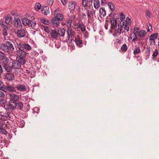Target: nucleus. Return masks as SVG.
Returning <instances> with one entry per match:
<instances>
[{
    "label": "nucleus",
    "mask_w": 159,
    "mask_h": 159,
    "mask_svg": "<svg viewBox=\"0 0 159 159\" xmlns=\"http://www.w3.org/2000/svg\"><path fill=\"white\" fill-rule=\"evenodd\" d=\"M0 46V49L6 52H9L10 51H12L14 49L12 43L9 41H7L4 43H1Z\"/></svg>",
    "instance_id": "obj_1"
},
{
    "label": "nucleus",
    "mask_w": 159,
    "mask_h": 159,
    "mask_svg": "<svg viewBox=\"0 0 159 159\" xmlns=\"http://www.w3.org/2000/svg\"><path fill=\"white\" fill-rule=\"evenodd\" d=\"M8 110H4V111L0 112V115L2 117H5L6 118L9 119L10 118L12 115L11 113L8 111Z\"/></svg>",
    "instance_id": "obj_2"
},
{
    "label": "nucleus",
    "mask_w": 159,
    "mask_h": 159,
    "mask_svg": "<svg viewBox=\"0 0 159 159\" xmlns=\"http://www.w3.org/2000/svg\"><path fill=\"white\" fill-rule=\"evenodd\" d=\"M75 42L77 46L79 47H81L83 46V41L82 38L79 36L77 35L75 38Z\"/></svg>",
    "instance_id": "obj_3"
},
{
    "label": "nucleus",
    "mask_w": 159,
    "mask_h": 159,
    "mask_svg": "<svg viewBox=\"0 0 159 159\" xmlns=\"http://www.w3.org/2000/svg\"><path fill=\"white\" fill-rule=\"evenodd\" d=\"M26 31L23 29H20L17 30L16 33L19 38L24 37L25 36Z\"/></svg>",
    "instance_id": "obj_4"
},
{
    "label": "nucleus",
    "mask_w": 159,
    "mask_h": 159,
    "mask_svg": "<svg viewBox=\"0 0 159 159\" xmlns=\"http://www.w3.org/2000/svg\"><path fill=\"white\" fill-rule=\"evenodd\" d=\"M16 54L18 56L17 57H26V52L23 49L17 50Z\"/></svg>",
    "instance_id": "obj_5"
},
{
    "label": "nucleus",
    "mask_w": 159,
    "mask_h": 159,
    "mask_svg": "<svg viewBox=\"0 0 159 159\" xmlns=\"http://www.w3.org/2000/svg\"><path fill=\"white\" fill-rule=\"evenodd\" d=\"M9 95L10 97V101L16 102L19 99V95L14 93H10Z\"/></svg>",
    "instance_id": "obj_6"
},
{
    "label": "nucleus",
    "mask_w": 159,
    "mask_h": 159,
    "mask_svg": "<svg viewBox=\"0 0 159 159\" xmlns=\"http://www.w3.org/2000/svg\"><path fill=\"white\" fill-rule=\"evenodd\" d=\"M123 27L122 25L120 26L118 24V26L114 28L115 33L120 34L121 33L124 32L125 30H123Z\"/></svg>",
    "instance_id": "obj_7"
},
{
    "label": "nucleus",
    "mask_w": 159,
    "mask_h": 159,
    "mask_svg": "<svg viewBox=\"0 0 159 159\" xmlns=\"http://www.w3.org/2000/svg\"><path fill=\"white\" fill-rule=\"evenodd\" d=\"M14 22L13 25L15 27L20 28L22 27L20 20L18 18H15Z\"/></svg>",
    "instance_id": "obj_8"
},
{
    "label": "nucleus",
    "mask_w": 159,
    "mask_h": 159,
    "mask_svg": "<svg viewBox=\"0 0 159 159\" xmlns=\"http://www.w3.org/2000/svg\"><path fill=\"white\" fill-rule=\"evenodd\" d=\"M12 66L14 69H19L20 68L21 66L19 62L17 60H13L12 62Z\"/></svg>",
    "instance_id": "obj_9"
},
{
    "label": "nucleus",
    "mask_w": 159,
    "mask_h": 159,
    "mask_svg": "<svg viewBox=\"0 0 159 159\" xmlns=\"http://www.w3.org/2000/svg\"><path fill=\"white\" fill-rule=\"evenodd\" d=\"M16 102L10 100L9 101L7 106L8 109L12 108V109H14L16 106Z\"/></svg>",
    "instance_id": "obj_10"
},
{
    "label": "nucleus",
    "mask_w": 159,
    "mask_h": 159,
    "mask_svg": "<svg viewBox=\"0 0 159 159\" xmlns=\"http://www.w3.org/2000/svg\"><path fill=\"white\" fill-rule=\"evenodd\" d=\"M94 11L93 9H91V10H87V14L88 17V20L89 22L91 20V18L93 16Z\"/></svg>",
    "instance_id": "obj_11"
},
{
    "label": "nucleus",
    "mask_w": 159,
    "mask_h": 159,
    "mask_svg": "<svg viewBox=\"0 0 159 159\" xmlns=\"http://www.w3.org/2000/svg\"><path fill=\"white\" fill-rule=\"evenodd\" d=\"M5 77L9 81H12L15 79L14 74L11 73H7Z\"/></svg>",
    "instance_id": "obj_12"
},
{
    "label": "nucleus",
    "mask_w": 159,
    "mask_h": 159,
    "mask_svg": "<svg viewBox=\"0 0 159 159\" xmlns=\"http://www.w3.org/2000/svg\"><path fill=\"white\" fill-rule=\"evenodd\" d=\"M56 17H53L52 19V25L55 27H58L60 24V20L57 19Z\"/></svg>",
    "instance_id": "obj_13"
},
{
    "label": "nucleus",
    "mask_w": 159,
    "mask_h": 159,
    "mask_svg": "<svg viewBox=\"0 0 159 159\" xmlns=\"http://www.w3.org/2000/svg\"><path fill=\"white\" fill-rule=\"evenodd\" d=\"M110 22L111 25L114 27V28L118 26V24L117 23V20L114 17L111 18L110 20Z\"/></svg>",
    "instance_id": "obj_14"
},
{
    "label": "nucleus",
    "mask_w": 159,
    "mask_h": 159,
    "mask_svg": "<svg viewBox=\"0 0 159 159\" xmlns=\"http://www.w3.org/2000/svg\"><path fill=\"white\" fill-rule=\"evenodd\" d=\"M31 20L27 18H23L22 20V23L25 26L30 25L31 24Z\"/></svg>",
    "instance_id": "obj_15"
},
{
    "label": "nucleus",
    "mask_w": 159,
    "mask_h": 159,
    "mask_svg": "<svg viewBox=\"0 0 159 159\" xmlns=\"http://www.w3.org/2000/svg\"><path fill=\"white\" fill-rule=\"evenodd\" d=\"M76 3L75 2L71 1L69 3V8L71 11H72L75 8Z\"/></svg>",
    "instance_id": "obj_16"
},
{
    "label": "nucleus",
    "mask_w": 159,
    "mask_h": 159,
    "mask_svg": "<svg viewBox=\"0 0 159 159\" xmlns=\"http://www.w3.org/2000/svg\"><path fill=\"white\" fill-rule=\"evenodd\" d=\"M58 35L61 37H63L64 36L65 33V30L62 28H59V29H58Z\"/></svg>",
    "instance_id": "obj_17"
},
{
    "label": "nucleus",
    "mask_w": 159,
    "mask_h": 159,
    "mask_svg": "<svg viewBox=\"0 0 159 159\" xmlns=\"http://www.w3.org/2000/svg\"><path fill=\"white\" fill-rule=\"evenodd\" d=\"M51 36L52 38L57 39L58 37V33L55 30H52Z\"/></svg>",
    "instance_id": "obj_18"
},
{
    "label": "nucleus",
    "mask_w": 159,
    "mask_h": 159,
    "mask_svg": "<svg viewBox=\"0 0 159 159\" xmlns=\"http://www.w3.org/2000/svg\"><path fill=\"white\" fill-rule=\"evenodd\" d=\"M42 13L45 15H47L49 13V9L48 7L45 6L42 10Z\"/></svg>",
    "instance_id": "obj_19"
},
{
    "label": "nucleus",
    "mask_w": 159,
    "mask_h": 159,
    "mask_svg": "<svg viewBox=\"0 0 159 159\" xmlns=\"http://www.w3.org/2000/svg\"><path fill=\"white\" fill-rule=\"evenodd\" d=\"M99 11L100 15L101 17L102 16L104 17L106 16V11L104 7L100 8Z\"/></svg>",
    "instance_id": "obj_20"
},
{
    "label": "nucleus",
    "mask_w": 159,
    "mask_h": 159,
    "mask_svg": "<svg viewBox=\"0 0 159 159\" xmlns=\"http://www.w3.org/2000/svg\"><path fill=\"white\" fill-rule=\"evenodd\" d=\"M25 57H17L16 59L17 60L20 65H23L26 63V61L24 59Z\"/></svg>",
    "instance_id": "obj_21"
},
{
    "label": "nucleus",
    "mask_w": 159,
    "mask_h": 159,
    "mask_svg": "<svg viewBox=\"0 0 159 159\" xmlns=\"http://www.w3.org/2000/svg\"><path fill=\"white\" fill-rule=\"evenodd\" d=\"M16 88L18 90L21 91H25L26 90L25 86L23 84H18L16 86Z\"/></svg>",
    "instance_id": "obj_22"
},
{
    "label": "nucleus",
    "mask_w": 159,
    "mask_h": 159,
    "mask_svg": "<svg viewBox=\"0 0 159 159\" xmlns=\"http://www.w3.org/2000/svg\"><path fill=\"white\" fill-rule=\"evenodd\" d=\"M6 88L7 91L10 92H16V90L14 87L10 85H6Z\"/></svg>",
    "instance_id": "obj_23"
},
{
    "label": "nucleus",
    "mask_w": 159,
    "mask_h": 159,
    "mask_svg": "<svg viewBox=\"0 0 159 159\" xmlns=\"http://www.w3.org/2000/svg\"><path fill=\"white\" fill-rule=\"evenodd\" d=\"M72 21L71 20H67L66 21L65 24L68 28L67 30H69L71 29L70 27L72 25Z\"/></svg>",
    "instance_id": "obj_24"
},
{
    "label": "nucleus",
    "mask_w": 159,
    "mask_h": 159,
    "mask_svg": "<svg viewBox=\"0 0 159 159\" xmlns=\"http://www.w3.org/2000/svg\"><path fill=\"white\" fill-rule=\"evenodd\" d=\"M3 68L8 72H10L12 70L13 68L12 66H11L9 65H3Z\"/></svg>",
    "instance_id": "obj_25"
},
{
    "label": "nucleus",
    "mask_w": 159,
    "mask_h": 159,
    "mask_svg": "<svg viewBox=\"0 0 159 159\" xmlns=\"http://www.w3.org/2000/svg\"><path fill=\"white\" fill-rule=\"evenodd\" d=\"M78 27L80 28L82 32L85 31L86 30V28L84 24L82 22L78 24Z\"/></svg>",
    "instance_id": "obj_26"
},
{
    "label": "nucleus",
    "mask_w": 159,
    "mask_h": 159,
    "mask_svg": "<svg viewBox=\"0 0 159 159\" xmlns=\"http://www.w3.org/2000/svg\"><path fill=\"white\" fill-rule=\"evenodd\" d=\"M146 33L145 30H142L139 32L138 35L139 37L143 38L145 37Z\"/></svg>",
    "instance_id": "obj_27"
},
{
    "label": "nucleus",
    "mask_w": 159,
    "mask_h": 159,
    "mask_svg": "<svg viewBox=\"0 0 159 159\" xmlns=\"http://www.w3.org/2000/svg\"><path fill=\"white\" fill-rule=\"evenodd\" d=\"M67 32L68 34V39H72V36L74 35V32L72 31L71 29H70L69 30H67Z\"/></svg>",
    "instance_id": "obj_28"
},
{
    "label": "nucleus",
    "mask_w": 159,
    "mask_h": 159,
    "mask_svg": "<svg viewBox=\"0 0 159 159\" xmlns=\"http://www.w3.org/2000/svg\"><path fill=\"white\" fill-rule=\"evenodd\" d=\"M130 25H129L127 23L125 22H123L122 26L124 28L126 32H128L129 30V26Z\"/></svg>",
    "instance_id": "obj_29"
},
{
    "label": "nucleus",
    "mask_w": 159,
    "mask_h": 159,
    "mask_svg": "<svg viewBox=\"0 0 159 159\" xmlns=\"http://www.w3.org/2000/svg\"><path fill=\"white\" fill-rule=\"evenodd\" d=\"M94 7L97 9L100 6V2L99 0H94Z\"/></svg>",
    "instance_id": "obj_30"
},
{
    "label": "nucleus",
    "mask_w": 159,
    "mask_h": 159,
    "mask_svg": "<svg viewBox=\"0 0 159 159\" xmlns=\"http://www.w3.org/2000/svg\"><path fill=\"white\" fill-rule=\"evenodd\" d=\"M107 4L110 9L111 10V11H114L115 9L114 7L115 5L112 2H108Z\"/></svg>",
    "instance_id": "obj_31"
},
{
    "label": "nucleus",
    "mask_w": 159,
    "mask_h": 159,
    "mask_svg": "<svg viewBox=\"0 0 159 159\" xmlns=\"http://www.w3.org/2000/svg\"><path fill=\"white\" fill-rule=\"evenodd\" d=\"M23 47L24 48L29 51H30L32 49L31 47L27 43H24Z\"/></svg>",
    "instance_id": "obj_32"
},
{
    "label": "nucleus",
    "mask_w": 159,
    "mask_h": 159,
    "mask_svg": "<svg viewBox=\"0 0 159 159\" xmlns=\"http://www.w3.org/2000/svg\"><path fill=\"white\" fill-rule=\"evenodd\" d=\"M16 107L17 108L19 109H21L23 107L22 103L20 102H16Z\"/></svg>",
    "instance_id": "obj_33"
},
{
    "label": "nucleus",
    "mask_w": 159,
    "mask_h": 159,
    "mask_svg": "<svg viewBox=\"0 0 159 159\" xmlns=\"http://www.w3.org/2000/svg\"><path fill=\"white\" fill-rule=\"evenodd\" d=\"M55 17H56L57 19H58V20L61 21L62 20L63 18V16L60 13H57L56 16H55Z\"/></svg>",
    "instance_id": "obj_34"
},
{
    "label": "nucleus",
    "mask_w": 159,
    "mask_h": 159,
    "mask_svg": "<svg viewBox=\"0 0 159 159\" xmlns=\"http://www.w3.org/2000/svg\"><path fill=\"white\" fill-rule=\"evenodd\" d=\"M140 51V47H139L134 49L133 53L134 54L136 55L139 53Z\"/></svg>",
    "instance_id": "obj_35"
},
{
    "label": "nucleus",
    "mask_w": 159,
    "mask_h": 159,
    "mask_svg": "<svg viewBox=\"0 0 159 159\" xmlns=\"http://www.w3.org/2000/svg\"><path fill=\"white\" fill-rule=\"evenodd\" d=\"M158 35V34L157 33H155L154 34H153L149 36V39H153L155 40V39H156L157 38Z\"/></svg>",
    "instance_id": "obj_36"
},
{
    "label": "nucleus",
    "mask_w": 159,
    "mask_h": 159,
    "mask_svg": "<svg viewBox=\"0 0 159 159\" xmlns=\"http://www.w3.org/2000/svg\"><path fill=\"white\" fill-rule=\"evenodd\" d=\"M23 45L24 44L23 43H19V44H17L16 46L17 48L18 49L17 50L23 49Z\"/></svg>",
    "instance_id": "obj_37"
},
{
    "label": "nucleus",
    "mask_w": 159,
    "mask_h": 159,
    "mask_svg": "<svg viewBox=\"0 0 159 159\" xmlns=\"http://www.w3.org/2000/svg\"><path fill=\"white\" fill-rule=\"evenodd\" d=\"M127 49V46L125 44H124L121 48V50L123 52H126Z\"/></svg>",
    "instance_id": "obj_38"
},
{
    "label": "nucleus",
    "mask_w": 159,
    "mask_h": 159,
    "mask_svg": "<svg viewBox=\"0 0 159 159\" xmlns=\"http://www.w3.org/2000/svg\"><path fill=\"white\" fill-rule=\"evenodd\" d=\"M41 7V4L39 3H37L35 4L34 8L36 10L38 11L40 9Z\"/></svg>",
    "instance_id": "obj_39"
},
{
    "label": "nucleus",
    "mask_w": 159,
    "mask_h": 159,
    "mask_svg": "<svg viewBox=\"0 0 159 159\" xmlns=\"http://www.w3.org/2000/svg\"><path fill=\"white\" fill-rule=\"evenodd\" d=\"M12 18L11 16L7 17L6 18L5 22L6 24L8 25L10 21L12 20Z\"/></svg>",
    "instance_id": "obj_40"
},
{
    "label": "nucleus",
    "mask_w": 159,
    "mask_h": 159,
    "mask_svg": "<svg viewBox=\"0 0 159 159\" xmlns=\"http://www.w3.org/2000/svg\"><path fill=\"white\" fill-rule=\"evenodd\" d=\"M159 51L157 49H156L153 52V53L152 55V56L154 58H155L158 55V54Z\"/></svg>",
    "instance_id": "obj_41"
},
{
    "label": "nucleus",
    "mask_w": 159,
    "mask_h": 159,
    "mask_svg": "<svg viewBox=\"0 0 159 159\" xmlns=\"http://www.w3.org/2000/svg\"><path fill=\"white\" fill-rule=\"evenodd\" d=\"M82 6L83 7H86L88 6V1L87 0H82Z\"/></svg>",
    "instance_id": "obj_42"
},
{
    "label": "nucleus",
    "mask_w": 159,
    "mask_h": 159,
    "mask_svg": "<svg viewBox=\"0 0 159 159\" xmlns=\"http://www.w3.org/2000/svg\"><path fill=\"white\" fill-rule=\"evenodd\" d=\"M40 21L43 24L45 25H48L49 24V22L48 20L44 19L41 18Z\"/></svg>",
    "instance_id": "obj_43"
},
{
    "label": "nucleus",
    "mask_w": 159,
    "mask_h": 159,
    "mask_svg": "<svg viewBox=\"0 0 159 159\" xmlns=\"http://www.w3.org/2000/svg\"><path fill=\"white\" fill-rule=\"evenodd\" d=\"M149 43L150 45H155L156 44L155 40L153 39H149Z\"/></svg>",
    "instance_id": "obj_44"
},
{
    "label": "nucleus",
    "mask_w": 159,
    "mask_h": 159,
    "mask_svg": "<svg viewBox=\"0 0 159 159\" xmlns=\"http://www.w3.org/2000/svg\"><path fill=\"white\" fill-rule=\"evenodd\" d=\"M147 30L148 32H151L152 31V26L150 24H149V25H147Z\"/></svg>",
    "instance_id": "obj_45"
},
{
    "label": "nucleus",
    "mask_w": 159,
    "mask_h": 159,
    "mask_svg": "<svg viewBox=\"0 0 159 159\" xmlns=\"http://www.w3.org/2000/svg\"><path fill=\"white\" fill-rule=\"evenodd\" d=\"M1 25L6 31H7L8 30V28L7 25H5L4 24L2 23V24H1Z\"/></svg>",
    "instance_id": "obj_46"
},
{
    "label": "nucleus",
    "mask_w": 159,
    "mask_h": 159,
    "mask_svg": "<svg viewBox=\"0 0 159 159\" xmlns=\"http://www.w3.org/2000/svg\"><path fill=\"white\" fill-rule=\"evenodd\" d=\"M123 22L126 23L129 25H131V20L130 19L129 17H127L126 18V20L125 22Z\"/></svg>",
    "instance_id": "obj_47"
},
{
    "label": "nucleus",
    "mask_w": 159,
    "mask_h": 159,
    "mask_svg": "<svg viewBox=\"0 0 159 159\" xmlns=\"http://www.w3.org/2000/svg\"><path fill=\"white\" fill-rule=\"evenodd\" d=\"M0 129L1 132H2V134L5 135H6L7 134V131L4 129L2 128V127H1L0 128Z\"/></svg>",
    "instance_id": "obj_48"
},
{
    "label": "nucleus",
    "mask_w": 159,
    "mask_h": 159,
    "mask_svg": "<svg viewBox=\"0 0 159 159\" xmlns=\"http://www.w3.org/2000/svg\"><path fill=\"white\" fill-rule=\"evenodd\" d=\"M5 54L1 51H0V59H3L5 58Z\"/></svg>",
    "instance_id": "obj_49"
},
{
    "label": "nucleus",
    "mask_w": 159,
    "mask_h": 159,
    "mask_svg": "<svg viewBox=\"0 0 159 159\" xmlns=\"http://www.w3.org/2000/svg\"><path fill=\"white\" fill-rule=\"evenodd\" d=\"M132 37L133 38V39L132 40V41L133 42L136 40L137 39L136 34L133 33V35Z\"/></svg>",
    "instance_id": "obj_50"
},
{
    "label": "nucleus",
    "mask_w": 159,
    "mask_h": 159,
    "mask_svg": "<svg viewBox=\"0 0 159 159\" xmlns=\"http://www.w3.org/2000/svg\"><path fill=\"white\" fill-rule=\"evenodd\" d=\"M139 28H137V27H135L134 28V31H133V33H135V34H137L139 31Z\"/></svg>",
    "instance_id": "obj_51"
},
{
    "label": "nucleus",
    "mask_w": 159,
    "mask_h": 159,
    "mask_svg": "<svg viewBox=\"0 0 159 159\" xmlns=\"http://www.w3.org/2000/svg\"><path fill=\"white\" fill-rule=\"evenodd\" d=\"M9 61V59L7 58H6L3 61V63L4 64V65H9L8 64V63Z\"/></svg>",
    "instance_id": "obj_52"
},
{
    "label": "nucleus",
    "mask_w": 159,
    "mask_h": 159,
    "mask_svg": "<svg viewBox=\"0 0 159 159\" xmlns=\"http://www.w3.org/2000/svg\"><path fill=\"white\" fill-rule=\"evenodd\" d=\"M146 15L148 18H150L151 17V12L149 11H146Z\"/></svg>",
    "instance_id": "obj_53"
},
{
    "label": "nucleus",
    "mask_w": 159,
    "mask_h": 159,
    "mask_svg": "<svg viewBox=\"0 0 159 159\" xmlns=\"http://www.w3.org/2000/svg\"><path fill=\"white\" fill-rule=\"evenodd\" d=\"M54 0H48V3L49 6H52L53 2Z\"/></svg>",
    "instance_id": "obj_54"
},
{
    "label": "nucleus",
    "mask_w": 159,
    "mask_h": 159,
    "mask_svg": "<svg viewBox=\"0 0 159 159\" xmlns=\"http://www.w3.org/2000/svg\"><path fill=\"white\" fill-rule=\"evenodd\" d=\"M44 30L46 32H47V33H49L50 32L49 28L47 26L44 27Z\"/></svg>",
    "instance_id": "obj_55"
},
{
    "label": "nucleus",
    "mask_w": 159,
    "mask_h": 159,
    "mask_svg": "<svg viewBox=\"0 0 159 159\" xmlns=\"http://www.w3.org/2000/svg\"><path fill=\"white\" fill-rule=\"evenodd\" d=\"M31 26L32 27V28L34 29V27L35 26V25H36V22H33L32 23H31Z\"/></svg>",
    "instance_id": "obj_56"
},
{
    "label": "nucleus",
    "mask_w": 159,
    "mask_h": 159,
    "mask_svg": "<svg viewBox=\"0 0 159 159\" xmlns=\"http://www.w3.org/2000/svg\"><path fill=\"white\" fill-rule=\"evenodd\" d=\"M93 1V0H89L88 1V3L90 5V6H89V8H91V6L92 5Z\"/></svg>",
    "instance_id": "obj_57"
},
{
    "label": "nucleus",
    "mask_w": 159,
    "mask_h": 159,
    "mask_svg": "<svg viewBox=\"0 0 159 159\" xmlns=\"http://www.w3.org/2000/svg\"><path fill=\"white\" fill-rule=\"evenodd\" d=\"M6 100L3 99H1L0 100V104L1 105L4 104L6 103Z\"/></svg>",
    "instance_id": "obj_58"
},
{
    "label": "nucleus",
    "mask_w": 159,
    "mask_h": 159,
    "mask_svg": "<svg viewBox=\"0 0 159 159\" xmlns=\"http://www.w3.org/2000/svg\"><path fill=\"white\" fill-rule=\"evenodd\" d=\"M106 3L107 2L106 0H101V5L102 6H104Z\"/></svg>",
    "instance_id": "obj_59"
},
{
    "label": "nucleus",
    "mask_w": 159,
    "mask_h": 159,
    "mask_svg": "<svg viewBox=\"0 0 159 159\" xmlns=\"http://www.w3.org/2000/svg\"><path fill=\"white\" fill-rule=\"evenodd\" d=\"M120 19L121 20H123L125 18V15L124 14H123L122 13L120 14Z\"/></svg>",
    "instance_id": "obj_60"
},
{
    "label": "nucleus",
    "mask_w": 159,
    "mask_h": 159,
    "mask_svg": "<svg viewBox=\"0 0 159 159\" xmlns=\"http://www.w3.org/2000/svg\"><path fill=\"white\" fill-rule=\"evenodd\" d=\"M61 2L64 5H65L67 4V0H61Z\"/></svg>",
    "instance_id": "obj_61"
},
{
    "label": "nucleus",
    "mask_w": 159,
    "mask_h": 159,
    "mask_svg": "<svg viewBox=\"0 0 159 159\" xmlns=\"http://www.w3.org/2000/svg\"><path fill=\"white\" fill-rule=\"evenodd\" d=\"M84 37L85 39H87L88 38V33L87 31H86V32H85V34L84 35Z\"/></svg>",
    "instance_id": "obj_62"
},
{
    "label": "nucleus",
    "mask_w": 159,
    "mask_h": 159,
    "mask_svg": "<svg viewBox=\"0 0 159 159\" xmlns=\"http://www.w3.org/2000/svg\"><path fill=\"white\" fill-rule=\"evenodd\" d=\"M82 19H86V15L84 13H82Z\"/></svg>",
    "instance_id": "obj_63"
},
{
    "label": "nucleus",
    "mask_w": 159,
    "mask_h": 159,
    "mask_svg": "<svg viewBox=\"0 0 159 159\" xmlns=\"http://www.w3.org/2000/svg\"><path fill=\"white\" fill-rule=\"evenodd\" d=\"M5 94L4 93L2 92H0V97H3L4 96Z\"/></svg>",
    "instance_id": "obj_64"
}]
</instances>
